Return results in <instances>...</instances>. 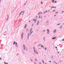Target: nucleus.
<instances>
[{
	"label": "nucleus",
	"instance_id": "31",
	"mask_svg": "<svg viewBox=\"0 0 64 64\" xmlns=\"http://www.w3.org/2000/svg\"><path fill=\"white\" fill-rule=\"evenodd\" d=\"M64 11H62V14H63V13L64 12Z\"/></svg>",
	"mask_w": 64,
	"mask_h": 64
},
{
	"label": "nucleus",
	"instance_id": "53",
	"mask_svg": "<svg viewBox=\"0 0 64 64\" xmlns=\"http://www.w3.org/2000/svg\"><path fill=\"white\" fill-rule=\"evenodd\" d=\"M26 4H25L24 5V6H25Z\"/></svg>",
	"mask_w": 64,
	"mask_h": 64
},
{
	"label": "nucleus",
	"instance_id": "1",
	"mask_svg": "<svg viewBox=\"0 0 64 64\" xmlns=\"http://www.w3.org/2000/svg\"><path fill=\"white\" fill-rule=\"evenodd\" d=\"M33 49H34V52H35V53H36V54H38V52L37 51H36V49H34V47H33Z\"/></svg>",
	"mask_w": 64,
	"mask_h": 64
},
{
	"label": "nucleus",
	"instance_id": "35",
	"mask_svg": "<svg viewBox=\"0 0 64 64\" xmlns=\"http://www.w3.org/2000/svg\"><path fill=\"white\" fill-rule=\"evenodd\" d=\"M41 3H42V4H43V2H41Z\"/></svg>",
	"mask_w": 64,
	"mask_h": 64
},
{
	"label": "nucleus",
	"instance_id": "25",
	"mask_svg": "<svg viewBox=\"0 0 64 64\" xmlns=\"http://www.w3.org/2000/svg\"><path fill=\"white\" fill-rule=\"evenodd\" d=\"M58 12H56V14H58Z\"/></svg>",
	"mask_w": 64,
	"mask_h": 64
},
{
	"label": "nucleus",
	"instance_id": "59",
	"mask_svg": "<svg viewBox=\"0 0 64 64\" xmlns=\"http://www.w3.org/2000/svg\"><path fill=\"white\" fill-rule=\"evenodd\" d=\"M55 8H56V7H55Z\"/></svg>",
	"mask_w": 64,
	"mask_h": 64
},
{
	"label": "nucleus",
	"instance_id": "42",
	"mask_svg": "<svg viewBox=\"0 0 64 64\" xmlns=\"http://www.w3.org/2000/svg\"><path fill=\"white\" fill-rule=\"evenodd\" d=\"M64 39H63V40H62V41H64Z\"/></svg>",
	"mask_w": 64,
	"mask_h": 64
},
{
	"label": "nucleus",
	"instance_id": "51",
	"mask_svg": "<svg viewBox=\"0 0 64 64\" xmlns=\"http://www.w3.org/2000/svg\"><path fill=\"white\" fill-rule=\"evenodd\" d=\"M37 16H36V18H37Z\"/></svg>",
	"mask_w": 64,
	"mask_h": 64
},
{
	"label": "nucleus",
	"instance_id": "45",
	"mask_svg": "<svg viewBox=\"0 0 64 64\" xmlns=\"http://www.w3.org/2000/svg\"><path fill=\"white\" fill-rule=\"evenodd\" d=\"M60 24H58V25H59Z\"/></svg>",
	"mask_w": 64,
	"mask_h": 64
},
{
	"label": "nucleus",
	"instance_id": "39",
	"mask_svg": "<svg viewBox=\"0 0 64 64\" xmlns=\"http://www.w3.org/2000/svg\"><path fill=\"white\" fill-rule=\"evenodd\" d=\"M54 3H56V1H55Z\"/></svg>",
	"mask_w": 64,
	"mask_h": 64
},
{
	"label": "nucleus",
	"instance_id": "44",
	"mask_svg": "<svg viewBox=\"0 0 64 64\" xmlns=\"http://www.w3.org/2000/svg\"><path fill=\"white\" fill-rule=\"evenodd\" d=\"M55 48H57V47L56 46V47H55Z\"/></svg>",
	"mask_w": 64,
	"mask_h": 64
},
{
	"label": "nucleus",
	"instance_id": "36",
	"mask_svg": "<svg viewBox=\"0 0 64 64\" xmlns=\"http://www.w3.org/2000/svg\"><path fill=\"white\" fill-rule=\"evenodd\" d=\"M40 14V12H39L38 14V15H39Z\"/></svg>",
	"mask_w": 64,
	"mask_h": 64
},
{
	"label": "nucleus",
	"instance_id": "57",
	"mask_svg": "<svg viewBox=\"0 0 64 64\" xmlns=\"http://www.w3.org/2000/svg\"><path fill=\"white\" fill-rule=\"evenodd\" d=\"M46 17V16H44V17Z\"/></svg>",
	"mask_w": 64,
	"mask_h": 64
},
{
	"label": "nucleus",
	"instance_id": "22",
	"mask_svg": "<svg viewBox=\"0 0 64 64\" xmlns=\"http://www.w3.org/2000/svg\"><path fill=\"white\" fill-rule=\"evenodd\" d=\"M55 11V10H54L52 11V12Z\"/></svg>",
	"mask_w": 64,
	"mask_h": 64
},
{
	"label": "nucleus",
	"instance_id": "20",
	"mask_svg": "<svg viewBox=\"0 0 64 64\" xmlns=\"http://www.w3.org/2000/svg\"><path fill=\"white\" fill-rule=\"evenodd\" d=\"M33 31H32L31 32V33L30 34H31L32 33H33Z\"/></svg>",
	"mask_w": 64,
	"mask_h": 64
},
{
	"label": "nucleus",
	"instance_id": "34",
	"mask_svg": "<svg viewBox=\"0 0 64 64\" xmlns=\"http://www.w3.org/2000/svg\"><path fill=\"white\" fill-rule=\"evenodd\" d=\"M56 16V14H55V15H54V17H55V16Z\"/></svg>",
	"mask_w": 64,
	"mask_h": 64
},
{
	"label": "nucleus",
	"instance_id": "33",
	"mask_svg": "<svg viewBox=\"0 0 64 64\" xmlns=\"http://www.w3.org/2000/svg\"><path fill=\"white\" fill-rule=\"evenodd\" d=\"M46 12H47V11H46V12H44V13H46Z\"/></svg>",
	"mask_w": 64,
	"mask_h": 64
},
{
	"label": "nucleus",
	"instance_id": "41",
	"mask_svg": "<svg viewBox=\"0 0 64 64\" xmlns=\"http://www.w3.org/2000/svg\"><path fill=\"white\" fill-rule=\"evenodd\" d=\"M45 30H43V32H45Z\"/></svg>",
	"mask_w": 64,
	"mask_h": 64
},
{
	"label": "nucleus",
	"instance_id": "49",
	"mask_svg": "<svg viewBox=\"0 0 64 64\" xmlns=\"http://www.w3.org/2000/svg\"><path fill=\"white\" fill-rule=\"evenodd\" d=\"M50 10H48V12H50Z\"/></svg>",
	"mask_w": 64,
	"mask_h": 64
},
{
	"label": "nucleus",
	"instance_id": "12",
	"mask_svg": "<svg viewBox=\"0 0 64 64\" xmlns=\"http://www.w3.org/2000/svg\"><path fill=\"white\" fill-rule=\"evenodd\" d=\"M4 63L5 64H8V63H6V62H4Z\"/></svg>",
	"mask_w": 64,
	"mask_h": 64
},
{
	"label": "nucleus",
	"instance_id": "17",
	"mask_svg": "<svg viewBox=\"0 0 64 64\" xmlns=\"http://www.w3.org/2000/svg\"><path fill=\"white\" fill-rule=\"evenodd\" d=\"M40 17H41V16L40 15L39 17V18L40 19Z\"/></svg>",
	"mask_w": 64,
	"mask_h": 64
},
{
	"label": "nucleus",
	"instance_id": "29",
	"mask_svg": "<svg viewBox=\"0 0 64 64\" xmlns=\"http://www.w3.org/2000/svg\"><path fill=\"white\" fill-rule=\"evenodd\" d=\"M45 50H47V48H45Z\"/></svg>",
	"mask_w": 64,
	"mask_h": 64
},
{
	"label": "nucleus",
	"instance_id": "46",
	"mask_svg": "<svg viewBox=\"0 0 64 64\" xmlns=\"http://www.w3.org/2000/svg\"><path fill=\"white\" fill-rule=\"evenodd\" d=\"M51 62V61H50V62Z\"/></svg>",
	"mask_w": 64,
	"mask_h": 64
},
{
	"label": "nucleus",
	"instance_id": "21",
	"mask_svg": "<svg viewBox=\"0 0 64 64\" xmlns=\"http://www.w3.org/2000/svg\"><path fill=\"white\" fill-rule=\"evenodd\" d=\"M17 44V43L16 42V46Z\"/></svg>",
	"mask_w": 64,
	"mask_h": 64
},
{
	"label": "nucleus",
	"instance_id": "4",
	"mask_svg": "<svg viewBox=\"0 0 64 64\" xmlns=\"http://www.w3.org/2000/svg\"><path fill=\"white\" fill-rule=\"evenodd\" d=\"M23 34H24V33L22 32L21 35L22 39L23 35Z\"/></svg>",
	"mask_w": 64,
	"mask_h": 64
},
{
	"label": "nucleus",
	"instance_id": "16",
	"mask_svg": "<svg viewBox=\"0 0 64 64\" xmlns=\"http://www.w3.org/2000/svg\"><path fill=\"white\" fill-rule=\"evenodd\" d=\"M15 43H16V42H14L13 43L14 45L15 44Z\"/></svg>",
	"mask_w": 64,
	"mask_h": 64
},
{
	"label": "nucleus",
	"instance_id": "7",
	"mask_svg": "<svg viewBox=\"0 0 64 64\" xmlns=\"http://www.w3.org/2000/svg\"><path fill=\"white\" fill-rule=\"evenodd\" d=\"M27 24H26L24 27V28L25 29L26 27Z\"/></svg>",
	"mask_w": 64,
	"mask_h": 64
},
{
	"label": "nucleus",
	"instance_id": "43",
	"mask_svg": "<svg viewBox=\"0 0 64 64\" xmlns=\"http://www.w3.org/2000/svg\"><path fill=\"white\" fill-rule=\"evenodd\" d=\"M34 62L35 64H36V62Z\"/></svg>",
	"mask_w": 64,
	"mask_h": 64
},
{
	"label": "nucleus",
	"instance_id": "24",
	"mask_svg": "<svg viewBox=\"0 0 64 64\" xmlns=\"http://www.w3.org/2000/svg\"><path fill=\"white\" fill-rule=\"evenodd\" d=\"M0 60H2V58H0Z\"/></svg>",
	"mask_w": 64,
	"mask_h": 64
},
{
	"label": "nucleus",
	"instance_id": "2",
	"mask_svg": "<svg viewBox=\"0 0 64 64\" xmlns=\"http://www.w3.org/2000/svg\"><path fill=\"white\" fill-rule=\"evenodd\" d=\"M47 31L48 32V34H49V30L48 29L47 30Z\"/></svg>",
	"mask_w": 64,
	"mask_h": 64
},
{
	"label": "nucleus",
	"instance_id": "30",
	"mask_svg": "<svg viewBox=\"0 0 64 64\" xmlns=\"http://www.w3.org/2000/svg\"><path fill=\"white\" fill-rule=\"evenodd\" d=\"M34 25V24H32V26H33V25Z\"/></svg>",
	"mask_w": 64,
	"mask_h": 64
},
{
	"label": "nucleus",
	"instance_id": "6",
	"mask_svg": "<svg viewBox=\"0 0 64 64\" xmlns=\"http://www.w3.org/2000/svg\"><path fill=\"white\" fill-rule=\"evenodd\" d=\"M34 21H35L34 23H36V20L35 19H34Z\"/></svg>",
	"mask_w": 64,
	"mask_h": 64
},
{
	"label": "nucleus",
	"instance_id": "40",
	"mask_svg": "<svg viewBox=\"0 0 64 64\" xmlns=\"http://www.w3.org/2000/svg\"><path fill=\"white\" fill-rule=\"evenodd\" d=\"M42 16L40 18L41 19H42Z\"/></svg>",
	"mask_w": 64,
	"mask_h": 64
},
{
	"label": "nucleus",
	"instance_id": "11",
	"mask_svg": "<svg viewBox=\"0 0 64 64\" xmlns=\"http://www.w3.org/2000/svg\"><path fill=\"white\" fill-rule=\"evenodd\" d=\"M56 32V30H54V33H55Z\"/></svg>",
	"mask_w": 64,
	"mask_h": 64
},
{
	"label": "nucleus",
	"instance_id": "14",
	"mask_svg": "<svg viewBox=\"0 0 64 64\" xmlns=\"http://www.w3.org/2000/svg\"><path fill=\"white\" fill-rule=\"evenodd\" d=\"M32 28H31L30 30V32H31L32 30Z\"/></svg>",
	"mask_w": 64,
	"mask_h": 64
},
{
	"label": "nucleus",
	"instance_id": "27",
	"mask_svg": "<svg viewBox=\"0 0 64 64\" xmlns=\"http://www.w3.org/2000/svg\"><path fill=\"white\" fill-rule=\"evenodd\" d=\"M42 61L43 63H44V61H43V60H42Z\"/></svg>",
	"mask_w": 64,
	"mask_h": 64
},
{
	"label": "nucleus",
	"instance_id": "8",
	"mask_svg": "<svg viewBox=\"0 0 64 64\" xmlns=\"http://www.w3.org/2000/svg\"><path fill=\"white\" fill-rule=\"evenodd\" d=\"M56 37H53V38H52V40H54V39H55L56 38Z\"/></svg>",
	"mask_w": 64,
	"mask_h": 64
},
{
	"label": "nucleus",
	"instance_id": "18",
	"mask_svg": "<svg viewBox=\"0 0 64 64\" xmlns=\"http://www.w3.org/2000/svg\"><path fill=\"white\" fill-rule=\"evenodd\" d=\"M53 62L54 63H56V64H57V63H56V62H54V61Z\"/></svg>",
	"mask_w": 64,
	"mask_h": 64
},
{
	"label": "nucleus",
	"instance_id": "61",
	"mask_svg": "<svg viewBox=\"0 0 64 64\" xmlns=\"http://www.w3.org/2000/svg\"><path fill=\"white\" fill-rule=\"evenodd\" d=\"M31 34H30V35H31Z\"/></svg>",
	"mask_w": 64,
	"mask_h": 64
},
{
	"label": "nucleus",
	"instance_id": "10",
	"mask_svg": "<svg viewBox=\"0 0 64 64\" xmlns=\"http://www.w3.org/2000/svg\"><path fill=\"white\" fill-rule=\"evenodd\" d=\"M54 0H52V2L53 3H54Z\"/></svg>",
	"mask_w": 64,
	"mask_h": 64
},
{
	"label": "nucleus",
	"instance_id": "56",
	"mask_svg": "<svg viewBox=\"0 0 64 64\" xmlns=\"http://www.w3.org/2000/svg\"><path fill=\"white\" fill-rule=\"evenodd\" d=\"M40 64H41V63L40 62Z\"/></svg>",
	"mask_w": 64,
	"mask_h": 64
},
{
	"label": "nucleus",
	"instance_id": "9",
	"mask_svg": "<svg viewBox=\"0 0 64 64\" xmlns=\"http://www.w3.org/2000/svg\"><path fill=\"white\" fill-rule=\"evenodd\" d=\"M24 11H23L22 12L20 13V15L22 13H24Z\"/></svg>",
	"mask_w": 64,
	"mask_h": 64
},
{
	"label": "nucleus",
	"instance_id": "47",
	"mask_svg": "<svg viewBox=\"0 0 64 64\" xmlns=\"http://www.w3.org/2000/svg\"><path fill=\"white\" fill-rule=\"evenodd\" d=\"M58 54H59V52H58Z\"/></svg>",
	"mask_w": 64,
	"mask_h": 64
},
{
	"label": "nucleus",
	"instance_id": "23",
	"mask_svg": "<svg viewBox=\"0 0 64 64\" xmlns=\"http://www.w3.org/2000/svg\"><path fill=\"white\" fill-rule=\"evenodd\" d=\"M26 31L27 32H28V29H26Z\"/></svg>",
	"mask_w": 64,
	"mask_h": 64
},
{
	"label": "nucleus",
	"instance_id": "5",
	"mask_svg": "<svg viewBox=\"0 0 64 64\" xmlns=\"http://www.w3.org/2000/svg\"><path fill=\"white\" fill-rule=\"evenodd\" d=\"M39 24V21H38L37 22V25L38 26V25Z\"/></svg>",
	"mask_w": 64,
	"mask_h": 64
},
{
	"label": "nucleus",
	"instance_id": "3",
	"mask_svg": "<svg viewBox=\"0 0 64 64\" xmlns=\"http://www.w3.org/2000/svg\"><path fill=\"white\" fill-rule=\"evenodd\" d=\"M24 50H26V48H25V44H24Z\"/></svg>",
	"mask_w": 64,
	"mask_h": 64
},
{
	"label": "nucleus",
	"instance_id": "52",
	"mask_svg": "<svg viewBox=\"0 0 64 64\" xmlns=\"http://www.w3.org/2000/svg\"><path fill=\"white\" fill-rule=\"evenodd\" d=\"M1 0H0V2H1Z\"/></svg>",
	"mask_w": 64,
	"mask_h": 64
},
{
	"label": "nucleus",
	"instance_id": "28",
	"mask_svg": "<svg viewBox=\"0 0 64 64\" xmlns=\"http://www.w3.org/2000/svg\"><path fill=\"white\" fill-rule=\"evenodd\" d=\"M62 27V26H61L60 27V28H61Z\"/></svg>",
	"mask_w": 64,
	"mask_h": 64
},
{
	"label": "nucleus",
	"instance_id": "55",
	"mask_svg": "<svg viewBox=\"0 0 64 64\" xmlns=\"http://www.w3.org/2000/svg\"><path fill=\"white\" fill-rule=\"evenodd\" d=\"M24 13L22 15L23 16L24 15Z\"/></svg>",
	"mask_w": 64,
	"mask_h": 64
},
{
	"label": "nucleus",
	"instance_id": "32",
	"mask_svg": "<svg viewBox=\"0 0 64 64\" xmlns=\"http://www.w3.org/2000/svg\"><path fill=\"white\" fill-rule=\"evenodd\" d=\"M35 60H37V59L36 58H35Z\"/></svg>",
	"mask_w": 64,
	"mask_h": 64
},
{
	"label": "nucleus",
	"instance_id": "13",
	"mask_svg": "<svg viewBox=\"0 0 64 64\" xmlns=\"http://www.w3.org/2000/svg\"><path fill=\"white\" fill-rule=\"evenodd\" d=\"M54 8V6H53L51 7V8Z\"/></svg>",
	"mask_w": 64,
	"mask_h": 64
},
{
	"label": "nucleus",
	"instance_id": "48",
	"mask_svg": "<svg viewBox=\"0 0 64 64\" xmlns=\"http://www.w3.org/2000/svg\"><path fill=\"white\" fill-rule=\"evenodd\" d=\"M17 55H18V54H17Z\"/></svg>",
	"mask_w": 64,
	"mask_h": 64
},
{
	"label": "nucleus",
	"instance_id": "50",
	"mask_svg": "<svg viewBox=\"0 0 64 64\" xmlns=\"http://www.w3.org/2000/svg\"><path fill=\"white\" fill-rule=\"evenodd\" d=\"M28 36H29V34H28Z\"/></svg>",
	"mask_w": 64,
	"mask_h": 64
},
{
	"label": "nucleus",
	"instance_id": "58",
	"mask_svg": "<svg viewBox=\"0 0 64 64\" xmlns=\"http://www.w3.org/2000/svg\"><path fill=\"white\" fill-rule=\"evenodd\" d=\"M61 61H60V62H61Z\"/></svg>",
	"mask_w": 64,
	"mask_h": 64
},
{
	"label": "nucleus",
	"instance_id": "37",
	"mask_svg": "<svg viewBox=\"0 0 64 64\" xmlns=\"http://www.w3.org/2000/svg\"><path fill=\"white\" fill-rule=\"evenodd\" d=\"M8 18L6 20H7V21H8Z\"/></svg>",
	"mask_w": 64,
	"mask_h": 64
},
{
	"label": "nucleus",
	"instance_id": "38",
	"mask_svg": "<svg viewBox=\"0 0 64 64\" xmlns=\"http://www.w3.org/2000/svg\"><path fill=\"white\" fill-rule=\"evenodd\" d=\"M30 20H29V22H30Z\"/></svg>",
	"mask_w": 64,
	"mask_h": 64
},
{
	"label": "nucleus",
	"instance_id": "54",
	"mask_svg": "<svg viewBox=\"0 0 64 64\" xmlns=\"http://www.w3.org/2000/svg\"><path fill=\"white\" fill-rule=\"evenodd\" d=\"M45 64H47L46 63H45Z\"/></svg>",
	"mask_w": 64,
	"mask_h": 64
},
{
	"label": "nucleus",
	"instance_id": "15",
	"mask_svg": "<svg viewBox=\"0 0 64 64\" xmlns=\"http://www.w3.org/2000/svg\"><path fill=\"white\" fill-rule=\"evenodd\" d=\"M30 60L31 61V62H33V60L32 59H30Z\"/></svg>",
	"mask_w": 64,
	"mask_h": 64
},
{
	"label": "nucleus",
	"instance_id": "19",
	"mask_svg": "<svg viewBox=\"0 0 64 64\" xmlns=\"http://www.w3.org/2000/svg\"><path fill=\"white\" fill-rule=\"evenodd\" d=\"M41 47H43V48H44V46H42V45L41 46Z\"/></svg>",
	"mask_w": 64,
	"mask_h": 64
},
{
	"label": "nucleus",
	"instance_id": "26",
	"mask_svg": "<svg viewBox=\"0 0 64 64\" xmlns=\"http://www.w3.org/2000/svg\"><path fill=\"white\" fill-rule=\"evenodd\" d=\"M49 22L48 21H47V22H46V23H48Z\"/></svg>",
	"mask_w": 64,
	"mask_h": 64
},
{
	"label": "nucleus",
	"instance_id": "60",
	"mask_svg": "<svg viewBox=\"0 0 64 64\" xmlns=\"http://www.w3.org/2000/svg\"><path fill=\"white\" fill-rule=\"evenodd\" d=\"M46 0V1H47V0Z\"/></svg>",
	"mask_w": 64,
	"mask_h": 64
}]
</instances>
